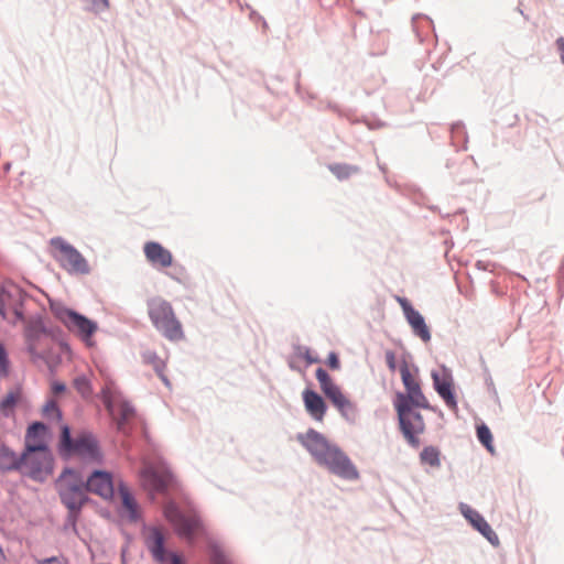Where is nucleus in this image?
I'll return each mask as SVG.
<instances>
[{"label":"nucleus","mask_w":564,"mask_h":564,"mask_svg":"<svg viewBox=\"0 0 564 564\" xmlns=\"http://www.w3.org/2000/svg\"><path fill=\"white\" fill-rule=\"evenodd\" d=\"M296 440L318 465L327 468L332 474L347 480L358 479L359 473L349 457L322 433L310 429L305 433L297 434Z\"/></svg>","instance_id":"nucleus-1"},{"label":"nucleus","mask_w":564,"mask_h":564,"mask_svg":"<svg viewBox=\"0 0 564 564\" xmlns=\"http://www.w3.org/2000/svg\"><path fill=\"white\" fill-rule=\"evenodd\" d=\"M58 452L63 458L78 457L86 463H100L102 459L99 444L91 433L82 431L72 437L67 425L62 427Z\"/></svg>","instance_id":"nucleus-2"},{"label":"nucleus","mask_w":564,"mask_h":564,"mask_svg":"<svg viewBox=\"0 0 564 564\" xmlns=\"http://www.w3.org/2000/svg\"><path fill=\"white\" fill-rule=\"evenodd\" d=\"M56 490L63 505L72 514H77L87 502V481L74 469H65L56 480Z\"/></svg>","instance_id":"nucleus-3"},{"label":"nucleus","mask_w":564,"mask_h":564,"mask_svg":"<svg viewBox=\"0 0 564 564\" xmlns=\"http://www.w3.org/2000/svg\"><path fill=\"white\" fill-rule=\"evenodd\" d=\"M148 313L155 328L170 340H180L184 333L181 322L176 318L172 305L161 299L153 297L148 302Z\"/></svg>","instance_id":"nucleus-4"},{"label":"nucleus","mask_w":564,"mask_h":564,"mask_svg":"<svg viewBox=\"0 0 564 564\" xmlns=\"http://www.w3.org/2000/svg\"><path fill=\"white\" fill-rule=\"evenodd\" d=\"M50 246L52 257L68 273L85 275L90 272V267L85 257L63 238H52Z\"/></svg>","instance_id":"nucleus-5"},{"label":"nucleus","mask_w":564,"mask_h":564,"mask_svg":"<svg viewBox=\"0 0 564 564\" xmlns=\"http://www.w3.org/2000/svg\"><path fill=\"white\" fill-rule=\"evenodd\" d=\"M400 427L408 443L413 447L420 446L419 435L425 430L422 415L411 409L403 394H398L395 401Z\"/></svg>","instance_id":"nucleus-6"},{"label":"nucleus","mask_w":564,"mask_h":564,"mask_svg":"<svg viewBox=\"0 0 564 564\" xmlns=\"http://www.w3.org/2000/svg\"><path fill=\"white\" fill-rule=\"evenodd\" d=\"M55 316L87 346L91 347L95 345L93 336L98 329L96 322L66 307L56 308Z\"/></svg>","instance_id":"nucleus-7"},{"label":"nucleus","mask_w":564,"mask_h":564,"mask_svg":"<svg viewBox=\"0 0 564 564\" xmlns=\"http://www.w3.org/2000/svg\"><path fill=\"white\" fill-rule=\"evenodd\" d=\"M24 337L28 351L34 360L42 359L51 364L55 358V350L62 349L61 344L36 327H28Z\"/></svg>","instance_id":"nucleus-8"},{"label":"nucleus","mask_w":564,"mask_h":564,"mask_svg":"<svg viewBox=\"0 0 564 564\" xmlns=\"http://www.w3.org/2000/svg\"><path fill=\"white\" fill-rule=\"evenodd\" d=\"M20 473L36 481H44L53 473L51 452H23Z\"/></svg>","instance_id":"nucleus-9"},{"label":"nucleus","mask_w":564,"mask_h":564,"mask_svg":"<svg viewBox=\"0 0 564 564\" xmlns=\"http://www.w3.org/2000/svg\"><path fill=\"white\" fill-rule=\"evenodd\" d=\"M316 379L319 382L323 393L330 400L341 415L346 419H354L356 413L354 403L341 392L340 388L323 368L316 369Z\"/></svg>","instance_id":"nucleus-10"},{"label":"nucleus","mask_w":564,"mask_h":564,"mask_svg":"<svg viewBox=\"0 0 564 564\" xmlns=\"http://www.w3.org/2000/svg\"><path fill=\"white\" fill-rule=\"evenodd\" d=\"M316 379L319 382L323 393L330 400L341 415L346 419H354L356 413L354 403L341 392L340 388L323 368L316 369Z\"/></svg>","instance_id":"nucleus-11"},{"label":"nucleus","mask_w":564,"mask_h":564,"mask_svg":"<svg viewBox=\"0 0 564 564\" xmlns=\"http://www.w3.org/2000/svg\"><path fill=\"white\" fill-rule=\"evenodd\" d=\"M316 379L319 382L323 393L330 400L341 415L346 419H354L356 413L354 403L341 392L340 388L323 368L316 369Z\"/></svg>","instance_id":"nucleus-12"},{"label":"nucleus","mask_w":564,"mask_h":564,"mask_svg":"<svg viewBox=\"0 0 564 564\" xmlns=\"http://www.w3.org/2000/svg\"><path fill=\"white\" fill-rule=\"evenodd\" d=\"M23 294L14 284L3 285L0 289V315L11 324L23 319Z\"/></svg>","instance_id":"nucleus-13"},{"label":"nucleus","mask_w":564,"mask_h":564,"mask_svg":"<svg viewBox=\"0 0 564 564\" xmlns=\"http://www.w3.org/2000/svg\"><path fill=\"white\" fill-rule=\"evenodd\" d=\"M141 485L149 491H163L172 480L171 473L161 465L145 463L140 471Z\"/></svg>","instance_id":"nucleus-14"},{"label":"nucleus","mask_w":564,"mask_h":564,"mask_svg":"<svg viewBox=\"0 0 564 564\" xmlns=\"http://www.w3.org/2000/svg\"><path fill=\"white\" fill-rule=\"evenodd\" d=\"M164 516L181 536L192 539L200 528V521L196 516H184L173 503L165 506Z\"/></svg>","instance_id":"nucleus-15"},{"label":"nucleus","mask_w":564,"mask_h":564,"mask_svg":"<svg viewBox=\"0 0 564 564\" xmlns=\"http://www.w3.org/2000/svg\"><path fill=\"white\" fill-rule=\"evenodd\" d=\"M401 379L406 389V395L403 398L406 400L409 405H415L420 408H429V402L421 391V387L416 377L410 371L408 365L404 362L400 368Z\"/></svg>","instance_id":"nucleus-16"},{"label":"nucleus","mask_w":564,"mask_h":564,"mask_svg":"<svg viewBox=\"0 0 564 564\" xmlns=\"http://www.w3.org/2000/svg\"><path fill=\"white\" fill-rule=\"evenodd\" d=\"M47 436V427L41 422H34L25 432L23 452H50Z\"/></svg>","instance_id":"nucleus-17"},{"label":"nucleus","mask_w":564,"mask_h":564,"mask_svg":"<svg viewBox=\"0 0 564 564\" xmlns=\"http://www.w3.org/2000/svg\"><path fill=\"white\" fill-rule=\"evenodd\" d=\"M398 303L403 310L404 316L410 324L413 333L419 336L424 343H427L431 340V333L425 324V321L423 316L415 311L412 305L409 303V301L404 297H397Z\"/></svg>","instance_id":"nucleus-18"},{"label":"nucleus","mask_w":564,"mask_h":564,"mask_svg":"<svg viewBox=\"0 0 564 564\" xmlns=\"http://www.w3.org/2000/svg\"><path fill=\"white\" fill-rule=\"evenodd\" d=\"M89 492L102 499H110L113 496L112 475L104 470H95L86 480Z\"/></svg>","instance_id":"nucleus-19"},{"label":"nucleus","mask_w":564,"mask_h":564,"mask_svg":"<svg viewBox=\"0 0 564 564\" xmlns=\"http://www.w3.org/2000/svg\"><path fill=\"white\" fill-rule=\"evenodd\" d=\"M460 511L464 517L470 522V524L479 531L492 545L499 544V538L496 532L491 529L489 523L484 517L467 505H460Z\"/></svg>","instance_id":"nucleus-20"},{"label":"nucleus","mask_w":564,"mask_h":564,"mask_svg":"<svg viewBox=\"0 0 564 564\" xmlns=\"http://www.w3.org/2000/svg\"><path fill=\"white\" fill-rule=\"evenodd\" d=\"M143 252L148 262L155 268H169L173 264L172 252L155 241L145 242Z\"/></svg>","instance_id":"nucleus-21"},{"label":"nucleus","mask_w":564,"mask_h":564,"mask_svg":"<svg viewBox=\"0 0 564 564\" xmlns=\"http://www.w3.org/2000/svg\"><path fill=\"white\" fill-rule=\"evenodd\" d=\"M144 539L148 549L155 561L163 563L166 558L164 550V534L160 528L151 527L145 529Z\"/></svg>","instance_id":"nucleus-22"},{"label":"nucleus","mask_w":564,"mask_h":564,"mask_svg":"<svg viewBox=\"0 0 564 564\" xmlns=\"http://www.w3.org/2000/svg\"><path fill=\"white\" fill-rule=\"evenodd\" d=\"M303 402L307 413L317 422H323L327 406L324 399L315 391L306 389L303 391Z\"/></svg>","instance_id":"nucleus-23"},{"label":"nucleus","mask_w":564,"mask_h":564,"mask_svg":"<svg viewBox=\"0 0 564 564\" xmlns=\"http://www.w3.org/2000/svg\"><path fill=\"white\" fill-rule=\"evenodd\" d=\"M434 387L437 393L442 397L446 405L452 410H457V401L453 393V384L449 378H441L436 372L432 375Z\"/></svg>","instance_id":"nucleus-24"},{"label":"nucleus","mask_w":564,"mask_h":564,"mask_svg":"<svg viewBox=\"0 0 564 564\" xmlns=\"http://www.w3.org/2000/svg\"><path fill=\"white\" fill-rule=\"evenodd\" d=\"M118 492L121 499L122 514L129 520L135 521L139 518V507L129 488L126 485L120 484Z\"/></svg>","instance_id":"nucleus-25"},{"label":"nucleus","mask_w":564,"mask_h":564,"mask_svg":"<svg viewBox=\"0 0 564 564\" xmlns=\"http://www.w3.org/2000/svg\"><path fill=\"white\" fill-rule=\"evenodd\" d=\"M108 409L111 415L118 420V426L121 429L123 423L128 422L133 415V408L127 402L109 403Z\"/></svg>","instance_id":"nucleus-26"},{"label":"nucleus","mask_w":564,"mask_h":564,"mask_svg":"<svg viewBox=\"0 0 564 564\" xmlns=\"http://www.w3.org/2000/svg\"><path fill=\"white\" fill-rule=\"evenodd\" d=\"M21 466V455L18 456L10 448L2 446L0 447V469L2 470H19Z\"/></svg>","instance_id":"nucleus-27"},{"label":"nucleus","mask_w":564,"mask_h":564,"mask_svg":"<svg viewBox=\"0 0 564 564\" xmlns=\"http://www.w3.org/2000/svg\"><path fill=\"white\" fill-rule=\"evenodd\" d=\"M143 361L147 365H150L155 370L158 376L162 379V381L166 386L170 384L167 378L164 375L165 362L155 352H153V351H145L143 354Z\"/></svg>","instance_id":"nucleus-28"},{"label":"nucleus","mask_w":564,"mask_h":564,"mask_svg":"<svg viewBox=\"0 0 564 564\" xmlns=\"http://www.w3.org/2000/svg\"><path fill=\"white\" fill-rule=\"evenodd\" d=\"M20 400L19 391H10L7 395L0 401V414L3 416H9L13 413L14 406Z\"/></svg>","instance_id":"nucleus-29"},{"label":"nucleus","mask_w":564,"mask_h":564,"mask_svg":"<svg viewBox=\"0 0 564 564\" xmlns=\"http://www.w3.org/2000/svg\"><path fill=\"white\" fill-rule=\"evenodd\" d=\"M477 437L479 442L490 452L495 453L494 444H492V434L489 427L485 424L477 426Z\"/></svg>","instance_id":"nucleus-30"},{"label":"nucleus","mask_w":564,"mask_h":564,"mask_svg":"<svg viewBox=\"0 0 564 564\" xmlns=\"http://www.w3.org/2000/svg\"><path fill=\"white\" fill-rule=\"evenodd\" d=\"M329 170L339 180H346L358 171L356 166L348 164H334L329 166Z\"/></svg>","instance_id":"nucleus-31"},{"label":"nucleus","mask_w":564,"mask_h":564,"mask_svg":"<svg viewBox=\"0 0 564 564\" xmlns=\"http://www.w3.org/2000/svg\"><path fill=\"white\" fill-rule=\"evenodd\" d=\"M11 362L3 344L0 343V381L6 379L10 373Z\"/></svg>","instance_id":"nucleus-32"},{"label":"nucleus","mask_w":564,"mask_h":564,"mask_svg":"<svg viewBox=\"0 0 564 564\" xmlns=\"http://www.w3.org/2000/svg\"><path fill=\"white\" fill-rule=\"evenodd\" d=\"M422 462L431 465L438 466L440 465V452L435 447H425L421 453Z\"/></svg>","instance_id":"nucleus-33"},{"label":"nucleus","mask_w":564,"mask_h":564,"mask_svg":"<svg viewBox=\"0 0 564 564\" xmlns=\"http://www.w3.org/2000/svg\"><path fill=\"white\" fill-rule=\"evenodd\" d=\"M43 416L47 420H59L61 411L57 406V403L54 399L48 400L42 410Z\"/></svg>","instance_id":"nucleus-34"},{"label":"nucleus","mask_w":564,"mask_h":564,"mask_svg":"<svg viewBox=\"0 0 564 564\" xmlns=\"http://www.w3.org/2000/svg\"><path fill=\"white\" fill-rule=\"evenodd\" d=\"M74 386L77 389V391L84 397H87L91 393L89 381L85 377L76 378L74 380Z\"/></svg>","instance_id":"nucleus-35"},{"label":"nucleus","mask_w":564,"mask_h":564,"mask_svg":"<svg viewBox=\"0 0 564 564\" xmlns=\"http://www.w3.org/2000/svg\"><path fill=\"white\" fill-rule=\"evenodd\" d=\"M300 356L304 358L308 365L319 361V359L312 354L310 348H301Z\"/></svg>","instance_id":"nucleus-36"},{"label":"nucleus","mask_w":564,"mask_h":564,"mask_svg":"<svg viewBox=\"0 0 564 564\" xmlns=\"http://www.w3.org/2000/svg\"><path fill=\"white\" fill-rule=\"evenodd\" d=\"M384 357L388 368L390 371L394 372L397 369V358L394 351L387 350Z\"/></svg>","instance_id":"nucleus-37"},{"label":"nucleus","mask_w":564,"mask_h":564,"mask_svg":"<svg viewBox=\"0 0 564 564\" xmlns=\"http://www.w3.org/2000/svg\"><path fill=\"white\" fill-rule=\"evenodd\" d=\"M327 365L330 369L337 370L340 367V362L336 352H330L327 357Z\"/></svg>","instance_id":"nucleus-38"},{"label":"nucleus","mask_w":564,"mask_h":564,"mask_svg":"<svg viewBox=\"0 0 564 564\" xmlns=\"http://www.w3.org/2000/svg\"><path fill=\"white\" fill-rule=\"evenodd\" d=\"M66 390V386L63 382L54 381L51 384V391L54 395H59L64 393Z\"/></svg>","instance_id":"nucleus-39"},{"label":"nucleus","mask_w":564,"mask_h":564,"mask_svg":"<svg viewBox=\"0 0 564 564\" xmlns=\"http://www.w3.org/2000/svg\"><path fill=\"white\" fill-rule=\"evenodd\" d=\"M37 564H66V562L64 558L53 556L50 558L37 561Z\"/></svg>","instance_id":"nucleus-40"},{"label":"nucleus","mask_w":564,"mask_h":564,"mask_svg":"<svg viewBox=\"0 0 564 564\" xmlns=\"http://www.w3.org/2000/svg\"><path fill=\"white\" fill-rule=\"evenodd\" d=\"M556 44L560 51L561 61L564 64V37L557 39Z\"/></svg>","instance_id":"nucleus-41"},{"label":"nucleus","mask_w":564,"mask_h":564,"mask_svg":"<svg viewBox=\"0 0 564 564\" xmlns=\"http://www.w3.org/2000/svg\"><path fill=\"white\" fill-rule=\"evenodd\" d=\"M170 564H184V561L178 554H172Z\"/></svg>","instance_id":"nucleus-42"},{"label":"nucleus","mask_w":564,"mask_h":564,"mask_svg":"<svg viewBox=\"0 0 564 564\" xmlns=\"http://www.w3.org/2000/svg\"><path fill=\"white\" fill-rule=\"evenodd\" d=\"M213 563L214 564H225L226 560L221 555H215V557L213 558Z\"/></svg>","instance_id":"nucleus-43"},{"label":"nucleus","mask_w":564,"mask_h":564,"mask_svg":"<svg viewBox=\"0 0 564 564\" xmlns=\"http://www.w3.org/2000/svg\"><path fill=\"white\" fill-rule=\"evenodd\" d=\"M4 560V553L2 551V549L0 547V562H2Z\"/></svg>","instance_id":"nucleus-44"},{"label":"nucleus","mask_w":564,"mask_h":564,"mask_svg":"<svg viewBox=\"0 0 564 564\" xmlns=\"http://www.w3.org/2000/svg\"><path fill=\"white\" fill-rule=\"evenodd\" d=\"M105 6H108V0H100Z\"/></svg>","instance_id":"nucleus-45"}]
</instances>
